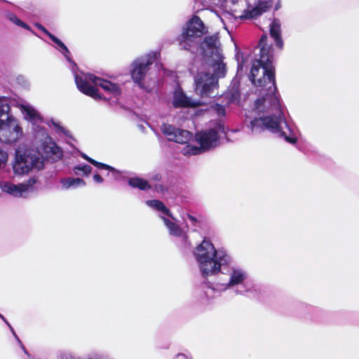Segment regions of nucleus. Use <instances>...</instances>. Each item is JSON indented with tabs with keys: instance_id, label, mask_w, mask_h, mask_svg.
<instances>
[{
	"instance_id": "obj_22",
	"label": "nucleus",
	"mask_w": 359,
	"mask_h": 359,
	"mask_svg": "<svg viewBox=\"0 0 359 359\" xmlns=\"http://www.w3.org/2000/svg\"><path fill=\"white\" fill-rule=\"evenodd\" d=\"M163 222L167 228L169 229L170 233L175 236H181L183 234L182 230L175 224L170 222L169 219L162 217Z\"/></svg>"
},
{
	"instance_id": "obj_13",
	"label": "nucleus",
	"mask_w": 359,
	"mask_h": 359,
	"mask_svg": "<svg viewBox=\"0 0 359 359\" xmlns=\"http://www.w3.org/2000/svg\"><path fill=\"white\" fill-rule=\"evenodd\" d=\"M20 110L24 118L32 123L34 125L39 124L42 122L41 114L32 106L28 104H22L20 105Z\"/></svg>"
},
{
	"instance_id": "obj_34",
	"label": "nucleus",
	"mask_w": 359,
	"mask_h": 359,
	"mask_svg": "<svg viewBox=\"0 0 359 359\" xmlns=\"http://www.w3.org/2000/svg\"><path fill=\"white\" fill-rule=\"evenodd\" d=\"M93 179L97 183H101V182H103L102 177L100 175H97V174L94 175Z\"/></svg>"
},
{
	"instance_id": "obj_15",
	"label": "nucleus",
	"mask_w": 359,
	"mask_h": 359,
	"mask_svg": "<svg viewBox=\"0 0 359 359\" xmlns=\"http://www.w3.org/2000/svg\"><path fill=\"white\" fill-rule=\"evenodd\" d=\"M247 278L246 273L241 269L233 267L231 269L230 279L228 287L238 285L243 283Z\"/></svg>"
},
{
	"instance_id": "obj_29",
	"label": "nucleus",
	"mask_w": 359,
	"mask_h": 359,
	"mask_svg": "<svg viewBox=\"0 0 359 359\" xmlns=\"http://www.w3.org/2000/svg\"><path fill=\"white\" fill-rule=\"evenodd\" d=\"M8 160V154L0 148V168L4 165Z\"/></svg>"
},
{
	"instance_id": "obj_16",
	"label": "nucleus",
	"mask_w": 359,
	"mask_h": 359,
	"mask_svg": "<svg viewBox=\"0 0 359 359\" xmlns=\"http://www.w3.org/2000/svg\"><path fill=\"white\" fill-rule=\"evenodd\" d=\"M60 183L62 184V188L66 189L70 187H78L86 184L82 179L72 177L61 179Z\"/></svg>"
},
{
	"instance_id": "obj_18",
	"label": "nucleus",
	"mask_w": 359,
	"mask_h": 359,
	"mask_svg": "<svg viewBox=\"0 0 359 359\" xmlns=\"http://www.w3.org/2000/svg\"><path fill=\"white\" fill-rule=\"evenodd\" d=\"M146 203L152 208L159 212H161L163 214L168 215L174 219V218L172 217V215L170 212V210L161 201L158 200H149L147 201Z\"/></svg>"
},
{
	"instance_id": "obj_19",
	"label": "nucleus",
	"mask_w": 359,
	"mask_h": 359,
	"mask_svg": "<svg viewBox=\"0 0 359 359\" xmlns=\"http://www.w3.org/2000/svg\"><path fill=\"white\" fill-rule=\"evenodd\" d=\"M128 184L133 188H138L140 190H147L151 188L149 182L140 177H133L129 180Z\"/></svg>"
},
{
	"instance_id": "obj_23",
	"label": "nucleus",
	"mask_w": 359,
	"mask_h": 359,
	"mask_svg": "<svg viewBox=\"0 0 359 359\" xmlns=\"http://www.w3.org/2000/svg\"><path fill=\"white\" fill-rule=\"evenodd\" d=\"M226 96L229 98L230 102H238L240 97L238 86L233 85L230 89L228 90Z\"/></svg>"
},
{
	"instance_id": "obj_2",
	"label": "nucleus",
	"mask_w": 359,
	"mask_h": 359,
	"mask_svg": "<svg viewBox=\"0 0 359 359\" xmlns=\"http://www.w3.org/2000/svg\"><path fill=\"white\" fill-rule=\"evenodd\" d=\"M205 57V66L194 77L196 93L203 97L217 94L218 79L226 73L224 56L217 35L206 36L201 45Z\"/></svg>"
},
{
	"instance_id": "obj_4",
	"label": "nucleus",
	"mask_w": 359,
	"mask_h": 359,
	"mask_svg": "<svg viewBox=\"0 0 359 359\" xmlns=\"http://www.w3.org/2000/svg\"><path fill=\"white\" fill-rule=\"evenodd\" d=\"M75 82L78 89L83 93L94 98L102 97L97 87H100L111 98L118 99L122 93L120 85L109 80L98 77L93 74H74Z\"/></svg>"
},
{
	"instance_id": "obj_41",
	"label": "nucleus",
	"mask_w": 359,
	"mask_h": 359,
	"mask_svg": "<svg viewBox=\"0 0 359 359\" xmlns=\"http://www.w3.org/2000/svg\"><path fill=\"white\" fill-rule=\"evenodd\" d=\"M202 1L208 3L206 0H202Z\"/></svg>"
},
{
	"instance_id": "obj_26",
	"label": "nucleus",
	"mask_w": 359,
	"mask_h": 359,
	"mask_svg": "<svg viewBox=\"0 0 359 359\" xmlns=\"http://www.w3.org/2000/svg\"><path fill=\"white\" fill-rule=\"evenodd\" d=\"M227 130L225 126L221 123H217L215 127L212 129L208 134L203 133V135H226ZM196 135H201V133H196Z\"/></svg>"
},
{
	"instance_id": "obj_35",
	"label": "nucleus",
	"mask_w": 359,
	"mask_h": 359,
	"mask_svg": "<svg viewBox=\"0 0 359 359\" xmlns=\"http://www.w3.org/2000/svg\"><path fill=\"white\" fill-rule=\"evenodd\" d=\"M187 217L189 218V220H190V221H191L194 224H195L196 223L197 220H196V219L194 216H192V215H191L187 214Z\"/></svg>"
},
{
	"instance_id": "obj_33",
	"label": "nucleus",
	"mask_w": 359,
	"mask_h": 359,
	"mask_svg": "<svg viewBox=\"0 0 359 359\" xmlns=\"http://www.w3.org/2000/svg\"><path fill=\"white\" fill-rule=\"evenodd\" d=\"M35 26L39 29L40 30H41L43 33H45L46 35H48L49 36V38L50 39V36H54L53 34H52L51 33H50L43 26H42L41 25L39 24V23H36L35 24Z\"/></svg>"
},
{
	"instance_id": "obj_40",
	"label": "nucleus",
	"mask_w": 359,
	"mask_h": 359,
	"mask_svg": "<svg viewBox=\"0 0 359 359\" xmlns=\"http://www.w3.org/2000/svg\"><path fill=\"white\" fill-rule=\"evenodd\" d=\"M4 142H6V143H9L10 142V141H8V140H5Z\"/></svg>"
},
{
	"instance_id": "obj_11",
	"label": "nucleus",
	"mask_w": 359,
	"mask_h": 359,
	"mask_svg": "<svg viewBox=\"0 0 359 359\" xmlns=\"http://www.w3.org/2000/svg\"><path fill=\"white\" fill-rule=\"evenodd\" d=\"M273 5L271 1H260L255 8L248 11H244L243 15H238L241 18L251 19L258 17L264 13L267 12Z\"/></svg>"
},
{
	"instance_id": "obj_36",
	"label": "nucleus",
	"mask_w": 359,
	"mask_h": 359,
	"mask_svg": "<svg viewBox=\"0 0 359 359\" xmlns=\"http://www.w3.org/2000/svg\"><path fill=\"white\" fill-rule=\"evenodd\" d=\"M154 189L156 191L158 192H160V191H163V187L162 185H156L154 187Z\"/></svg>"
},
{
	"instance_id": "obj_12",
	"label": "nucleus",
	"mask_w": 359,
	"mask_h": 359,
	"mask_svg": "<svg viewBox=\"0 0 359 359\" xmlns=\"http://www.w3.org/2000/svg\"><path fill=\"white\" fill-rule=\"evenodd\" d=\"M172 104L175 107H196L199 105V101L193 100L188 97L180 88L174 92Z\"/></svg>"
},
{
	"instance_id": "obj_21",
	"label": "nucleus",
	"mask_w": 359,
	"mask_h": 359,
	"mask_svg": "<svg viewBox=\"0 0 359 359\" xmlns=\"http://www.w3.org/2000/svg\"><path fill=\"white\" fill-rule=\"evenodd\" d=\"M163 222L167 228L169 229L170 233L175 236H181L183 234L182 230L175 224L170 222L169 219L162 217Z\"/></svg>"
},
{
	"instance_id": "obj_20",
	"label": "nucleus",
	"mask_w": 359,
	"mask_h": 359,
	"mask_svg": "<svg viewBox=\"0 0 359 359\" xmlns=\"http://www.w3.org/2000/svg\"><path fill=\"white\" fill-rule=\"evenodd\" d=\"M50 39L58 46L61 53L65 57L67 61L76 65L72 60L69 56V51L65 43L55 36H50Z\"/></svg>"
},
{
	"instance_id": "obj_10",
	"label": "nucleus",
	"mask_w": 359,
	"mask_h": 359,
	"mask_svg": "<svg viewBox=\"0 0 359 359\" xmlns=\"http://www.w3.org/2000/svg\"><path fill=\"white\" fill-rule=\"evenodd\" d=\"M36 183V179L32 177L27 182L18 184H14L10 182H1L0 188L2 191L15 197L23 196L34 190V185Z\"/></svg>"
},
{
	"instance_id": "obj_31",
	"label": "nucleus",
	"mask_w": 359,
	"mask_h": 359,
	"mask_svg": "<svg viewBox=\"0 0 359 359\" xmlns=\"http://www.w3.org/2000/svg\"><path fill=\"white\" fill-rule=\"evenodd\" d=\"M213 109H214V110H215L217 111L218 115H219V116L224 115L225 109L222 105L219 104H215L213 105Z\"/></svg>"
},
{
	"instance_id": "obj_28",
	"label": "nucleus",
	"mask_w": 359,
	"mask_h": 359,
	"mask_svg": "<svg viewBox=\"0 0 359 359\" xmlns=\"http://www.w3.org/2000/svg\"><path fill=\"white\" fill-rule=\"evenodd\" d=\"M74 172L79 175V171H81L84 175H89L92 170V168L88 165H79L74 169Z\"/></svg>"
},
{
	"instance_id": "obj_27",
	"label": "nucleus",
	"mask_w": 359,
	"mask_h": 359,
	"mask_svg": "<svg viewBox=\"0 0 359 359\" xmlns=\"http://www.w3.org/2000/svg\"><path fill=\"white\" fill-rule=\"evenodd\" d=\"M7 18L15 24L16 25L25 28L26 29L30 30V27L20 20L15 14L9 13L7 14Z\"/></svg>"
},
{
	"instance_id": "obj_3",
	"label": "nucleus",
	"mask_w": 359,
	"mask_h": 359,
	"mask_svg": "<svg viewBox=\"0 0 359 359\" xmlns=\"http://www.w3.org/2000/svg\"><path fill=\"white\" fill-rule=\"evenodd\" d=\"M62 156V149L50 138H46L40 148L23 149L19 147L16 150L15 160L13 168L15 174L22 175L32 169L41 170L43 168L45 159L53 161Z\"/></svg>"
},
{
	"instance_id": "obj_17",
	"label": "nucleus",
	"mask_w": 359,
	"mask_h": 359,
	"mask_svg": "<svg viewBox=\"0 0 359 359\" xmlns=\"http://www.w3.org/2000/svg\"><path fill=\"white\" fill-rule=\"evenodd\" d=\"M161 132L163 135H192L189 131L184 130L182 131L178 128H175L174 126L170 124L163 123L161 126Z\"/></svg>"
},
{
	"instance_id": "obj_38",
	"label": "nucleus",
	"mask_w": 359,
	"mask_h": 359,
	"mask_svg": "<svg viewBox=\"0 0 359 359\" xmlns=\"http://www.w3.org/2000/svg\"><path fill=\"white\" fill-rule=\"evenodd\" d=\"M153 180H154L155 181H159L161 180V175L158 174L155 175L153 177Z\"/></svg>"
},
{
	"instance_id": "obj_39",
	"label": "nucleus",
	"mask_w": 359,
	"mask_h": 359,
	"mask_svg": "<svg viewBox=\"0 0 359 359\" xmlns=\"http://www.w3.org/2000/svg\"><path fill=\"white\" fill-rule=\"evenodd\" d=\"M279 135H286L285 132L280 133Z\"/></svg>"
},
{
	"instance_id": "obj_14",
	"label": "nucleus",
	"mask_w": 359,
	"mask_h": 359,
	"mask_svg": "<svg viewBox=\"0 0 359 359\" xmlns=\"http://www.w3.org/2000/svg\"><path fill=\"white\" fill-rule=\"evenodd\" d=\"M281 31H280V23L278 19H273L272 22L270 24V34L271 36L274 39L276 46L283 49V41L281 39Z\"/></svg>"
},
{
	"instance_id": "obj_8",
	"label": "nucleus",
	"mask_w": 359,
	"mask_h": 359,
	"mask_svg": "<svg viewBox=\"0 0 359 359\" xmlns=\"http://www.w3.org/2000/svg\"><path fill=\"white\" fill-rule=\"evenodd\" d=\"M208 32L202 20L198 16L193 17L187 24L181 36L179 37V44L182 49L190 50L196 46L198 39Z\"/></svg>"
},
{
	"instance_id": "obj_25",
	"label": "nucleus",
	"mask_w": 359,
	"mask_h": 359,
	"mask_svg": "<svg viewBox=\"0 0 359 359\" xmlns=\"http://www.w3.org/2000/svg\"><path fill=\"white\" fill-rule=\"evenodd\" d=\"M48 125L50 128H53L54 131L57 133L62 135H67L68 133V130L62 126L61 123L58 121L51 120Z\"/></svg>"
},
{
	"instance_id": "obj_37",
	"label": "nucleus",
	"mask_w": 359,
	"mask_h": 359,
	"mask_svg": "<svg viewBox=\"0 0 359 359\" xmlns=\"http://www.w3.org/2000/svg\"><path fill=\"white\" fill-rule=\"evenodd\" d=\"M243 62H238V72L243 71Z\"/></svg>"
},
{
	"instance_id": "obj_9",
	"label": "nucleus",
	"mask_w": 359,
	"mask_h": 359,
	"mask_svg": "<svg viewBox=\"0 0 359 359\" xmlns=\"http://www.w3.org/2000/svg\"><path fill=\"white\" fill-rule=\"evenodd\" d=\"M11 107L6 97H0V133L22 135L19 121L10 114Z\"/></svg>"
},
{
	"instance_id": "obj_1",
	"label": "nucleus",
	"mask_w": 359,
	"mask_h": 359,
	"mask_svg": "<svg viewBox=\"0 0 359 359\" xmlns=\"http://www.w3.org/2000/svg\"><path fill=\"white\" fill-rule=\"evenodd\" d=\"M266 35L259 40V58L252 64L249 78L255 86L266 88L267 93L255 101V110L259 114L266 113L267 115L255 118L250 121V126L253 133H279L281 106L276 94L273 48L266 43Z\"/></svg>"
},
{
	"instance_id": "obj_5",
	"label": "nucleus",
	"mask_w": 359,
	"mask_h": 359,
	"mask_svg": "<svg viewBox=\"0 0 359 359\" xmlns=\"http://www.w3.org/2000/svg\"><path fill=\"white\" fill-rule=\"evenodd\" d=\"M194 255L204 276L219 271L221 266L229 262V257L224 251H217L214 245L205 239L196 248Z\"/></svg>"
},
{
	"instance_id": "obj_24",
	"label": "nucleus",
	"mask_w": 359,
	"mask_h": 359,
	"mask_svg": "<svg viewBox=\"0 0 359 359\" xmlns=\"http://www.w3.org/2000/svg\"><path fill=\"white\" fill-rule=\"evenodd\" d=\"M81 156L85 159L87 161H88L90 163L93 164V165L97 167L98 168H100V169H106V170H111V171H116V170L107 165V164H104V163H100V162H97L95 160H93V158L88 157L86 154H81Z\"/></svg>"
},
{
	"instance_id": "obj_30",
	"label": "nucleus",
	"mask_w": 359,
	"mask_h": 359,
	"mask_svg": "<svg viewBox=\"0 0 359 359\" xmlns=\"http://www.w3.org/2000/svg\"><path fill=\"white\" fill-rule=\"evenodd\" d=\"M0 318H1L8 325V326L11 329V330L13 332V334L15 336V337L18 339V342L20 344H22L21 341H20V339H18V336L16 335L15 331L13 330V328L11 327V325L8 323V321L6 320V318L1 314H0ZM21 346H22V348H23V350L25 351V353H27V351L25 349V347L22 345H21Z\"/></svg>"
},
{
	"instance_id": "obj_6",
	"label": "nucleus",
	"mask_w": 359,
	"mask_h": 359,
	"mask_svg": "<svg viewBox=\"0 0 359 359\" xmlns=\"http://www.w3.org/2000/svg\"><path fill=\"white\" fill-rule=\"evenodd\" d=\"M158 55L157 52L149 53L131 64L130 74L133 82L147 92H151L156 84V76L150 72V66L157 59Z\"/></svg>"
},
{
	"instance_id": "obj_7",
	"label": "nucleus",
	"mask_w": 359,
	"mask_h": 359,
	"mask_svg": "<svg viewBox=\"0 0 359 359\" xmlns=\"http://www.w3.org/2000/svg\"><path fill=\"white\" fill-rule=\"evenodd\" d=\"M168 140L186 144L181 150L185 156L196 155L229 141L227 136H172Z\"/></svg>"
},
{
	"instance_id": "obj_32",
	"label": "nucleus",
	"mask_w": 359,
	"mask_h": 359,
	"mask_svg": "<svg viewBox=\"0 0 359 359\" xmlns=\"http://www.w3.org/2000/svg\"><path fill=\"white\" fill-rule=\"evenodd\" d=\"M283 137L284 140L290 144H295L298 139L297 136H281Z\"/></svg>"
}]
</instances>
